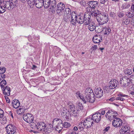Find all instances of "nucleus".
<instances>
[{"instance_id": "f257e3e1", "label": "nucleus", "mask_w": 134, "mask_h": 134, "mask_svg": "<svg viewBox=\"0 0 134 134\" xmlns=\"http://www.w3.org/2000/svg\"><path fill=\"white\" fill-rule=\"evenodd\" d=\"M85 97H81V99L86 103L87 102L92 103H93L95 101V96L93 92L92 88L88 87L86 89L85 91Z\"/></svg>"}, {"instance_id": "f03ea898", "label": "nucleus", "mask_w": 134, "mask_h": 134, "mask_svg": "<svg viewBox=\"0 0 134 134\" xmlns=\"http://www.w3.org/2000/svg\"><path fill=\"white\" fill-rule=\"evenodd\" d=\"M119 83L118 81L116 79L111 80L109 82L108 85L104 87V92L105 91L107 93H111L112 92V90L117 87Z\"/></svg>"}, {"instance_id": "7ed1b4c3", "label": "nucleus", "mask_w": 134, "mask_h": 134, "mask_svg": "<svg viewBox=\"0 0 134 134\" xmlns=\"http://www.w3.org/2000/svg\"><path fill=\"white\" fill-rule=\"evenodd\" d=\"M55 126V127H54L56 131H58L59 133L62 132V130L63 127V125L62 120L59 119H54L52 122V124L53 126Z\"/></svg>"}, {"instance_id": "20e7f679", "label": "nucleus", "mask_w": 134, "mask_h": 134, "mask_svg": "<svg viewBox=\"0 0 134 134\" xmlns=\"http://www.w3.org/2000/svg\"><path fill=\"white\" fill-rule=\"evenodd\" d=\"M97 21L99 25H102L107 23L109 20L108 14L106 13H102L97 17Z\"/></svg>"}, {"instance_id": "39448f33", "label": "nucleus", "mask_w": 134, "mask_h": 134, "mask_svg": "<svg viewBox=\"0 0 134 134\" xmlns=\"http://www.w3.org/2000/svg\"><path fill=\"white\" fill-rule=\"evenodd\" d=\"M18 2L17 0H9L5 1V7L9 10H11L16 6Z\"/></svg>"}, {"instance_id": "423d86ee", "label": "nucleus", "mask_w": 134, "mask_h": 134, "mask_svg": "<svg viewBox=\"0 0 134 134\" xmlns=\"http://www.w3.org/2000/svg\"><path fill=\"white\" fill-rule=\"evenodd\" d=\"M118 114V113L114 110H110L106 113L105 117L106 118L110 121L114 119Z\"/></svg>"}, {"instance_id": "0eeeda50", "label": "nucleus", "mask_w": 134, "mask_h": 134, "mask_svg": "<svg viewBox=\"0 0 134 134\" xmlns=\"http://www.w3.org/2000/svg\"><path fill=\"white\" fill-rule=\"evenodd\" d=\"M84 128L88 130V129L93 126L94 124L93 122L92 119L90 118H88L85 119L84 120H82Z\"/></svg>"}, {"instance_id": "6e6552de", "label": "nucleus", "mask_w": 134, "mask_h": 134, "mask_svg": "<svg viewBox=\"0 0 134 134\" xmlns=\"http://www.w3.org/2000/svg\"><path fill=\"white\" fill-rule=\"evenodd\" d=\"M7 132L8 134H13L16 131V127L12 124H9L5 127Z\"/></svg>"}, {"instance_id": "1a4fd4ad", "label": "nucleus", "mask_w": 134, "mask_h": 134, "mask_svg": "<svg viewBox=\"0 0 134 134\" xmlns=\"http://www.w3.org/2000/svg\"><path fill=\"white\" fill-rule=\"evenodd\" d=\"M23 118L25 121L29 123L32 122L34 119L33 115L28 113L26 114H24L23 116Z\"/></svg>"}, {"instance_id": "9d476101", "label": "nucleus", "mask_w": 134, "mask_h": 134, "mask_svg": "<svg viewBox=\"0 0 134 134\" xmlns=\"http://www.w3.org/2000/svg\"><path fill=\"white\" fill-rule=\"evenodd\" d=\"M65 8V6L64 4L62 2L59 3L57 5L56 12L58 14L61 16L62 14V12Z\"/></svg>"}, {"instance_id": "9b49d317", "label": "nucleus", "mask_w": 134, "mask_h": 134, "mask_svg": "<svg viewBox=\"0 0 134 134\" xmlns=\"http://www.w3.org/2000/svg\"><path fill=\"white\" fill-rule=\"evenodd\" d=\"M113 120L112 125L113 126L118 127L122 125V121L120 118L115 117Z\"/></svg>"}, {"instance_id": "f8f14e48", "label": "nucleus", "mask_w": 134, "mask_h": 134, "mask_svg": "<svg viewBox=\"0 0 134 134\" xmlns=\"http://www.w3.org/2000/svg\"><path fill=\"white\" fill-rule=\"evenodd\" d=\"M101 116L100 113L98 112L93 114L91 118L92 119L93 122L95 121L96 122L98 123L100 120Z\"/></svg>"}, {"instance_id": "ddd939ff", "label": "nucleus", "mask_w": 134, "mask_h": 134, "mask_svg": "<svg viewBox=\"0 0 134 134\" xmlns=\"http://www.w3.org/2000/svg\"><path fill=\"white\" fill-rule=\"evenodd\" d=\"M95 97L97 98H100L102 97L103 94V91L100 87L96 88L94 89Z\"/></svg>"}, {"instance_id": "4468645a", "label": "nucleus", "mask_w": 134, "mask_h": 134, "mask_svg": "<svg viewBox=\"0 0 134 134\" xmlns=\"http://www.w3.org/2000/svg\"><path fill=\"white\" fill-rule=\"evenodd\" d=\"M84 16L85 25H87L90 24L91 21V15L87 12H86L84 14Z\"/></svg>"}, {"instance_id": "2eb2a0df", "label": "nucleus", "mask_w": 134, "mask_h": 134, "mask_svg": "<svg viewBox=\"0 0 134 134\" xmlns=\"http://www.w3.org/2000/svg\"><path fill=\"white\" fill-rule=\"evenodd\" d=\"M46 124L43 122H40L37 124V129L41 131L42 132L46 128Z\"/></svg>"}, {"instance_id": "dca6fc26", "label": "nucleus", "mask_w": 134, "mask_h": 134, "mask_svg": "<svg viewBox=\"0 0 134 134\" xmlns=\"http://www.w3.org/2000/svg\"><path fill=\"white\" fill-rule=\"evenodd\" d=\"M71 20L70 21L72 25H75L77 20V16L75 12H72L71 14Z\"/></svg>"}, {"instance_id": "f3484780", "label": "nucleus", "mask_w": 134, "mask_h": 134, "mask_svg": "<svg viewBox=\"0 0 134 134\" xmlns=\"http://www.w3.org/2000/svg\"><path fill=\"white\" fill-rule=\"evenodd\" d=\"M53 126L52 125H50L49 128L47 129H44L42 132L44 134H53L54 131V128Z\"/></svg>"}, {"instance_id": "a211bd4d", "label": "nucleus", "mask_w": 134, "mask_h": 134, "mask_svg": "<svg viewBox=\"0 0 134 134\" xmlns=\"http://www.w3.org/2000/svg\"><path fill=\"white\" fill-rule=\"evenodd\" d=\"M87 4L88 5L91 7L93 10H94L98 6V2H97L92 1L88 2Z\"/></svg>"}, {"instance_id": "6ab92c4d", "label": "nucleus", "mask_w": 134, "mask_h": 134, "mask_svg": "<svg viewBox=\"0 0 134 134\" xmlns=\"http://www.w3.org/2000/svg\"><path fill=\"white\" fill-rule=\"evenodd\" d=\"M2 89L3 91V93L5 95H7V96H9L10 95V89L9 87L8 86L3 87L2 88Z\"/></svg>"}, {"instance_id": "aec40b11", "label": "nucleus", "mask_w": 134, "mask_h": 134, "mask_svg": "<svg viewBox=\"0 0 134 134\" xmlns=\"http://www.w3.org/2000/svg\"><path fill=\"white\" fill-rule=\"evenodd\" d=\"M67 105L68 109V112H71L75 109V105L70 102H68Z\"/></svg>"}, {"instance_id": "412c9836", "label": "nucleus", "mask_w": 134, "mask_h": 134, "mask_svg": "<svg viewBox=\"0 0 134 134\" xmlns=\"http://www.w3.org/2000/svg\"><path fill=\"white\" fill-rule=\"evenodd\" d=\"M77 17L79 18L78 19H77L76 21L78 23L80 24H82L83 23H84V16L83 15H78Z\"/></svg>"}, {"instance_id": "4be33fe9", "label": "nucleus", "mask_w": 134, "mask_h": 134, "mask_svg": "<svg viewBox=\"0 0 134 134\" xmlns=\"http://www.w3.org/2000/svg\"><path fill=\"white\" fill-rule=\"evenodd\" d=\"M130 127L127 125L125 126H123L122 128L120 130V132L121 133V132H130Z\"/></svg>"}, {"instance_id": "5701e85b", "label": "nucleus", "mask_w": 134, "mask_h": 134, "mask_svg": "<svg viewBox=\"0 0 134 134\" xmlns=\"http://www.w3.org/2000/svg\"><path fill=\"white\" fill-rule=\"evenodd\" d=\"M50 7L51 6L52 7L53 10L55 11V8L57 6V2L55 0H50Z\"/></svg>"}, {"instance_id": "b1692460", "label": "nucleus", "mask_w": 134, "mask_h": 134, "mask_svg": "<svg viewBox=\"0 0 134 134\" xmlns=\"http://www.w3.org/2000/svg\"><path fill=\"white\" fill-rule=\"evenodd\" d=\"M12 104L13 107L15 108H18L20 106L19 101L17 99H15L13 100Z\"/></svg>"}, {"instance_id": "393cba45", "label": "nucleus", "mask_w": 134, "mask_h": 134, "mask_svg": "<svg viewBox=\"0 0 134 134\" xmlns=\"http://www.w3.org/2000/svg\"><path fill=\"white\" fill-rule=\"evenodd\" d=\"M50 0H43V4L44 8H48L49 7H50Z\"/></svg>"}, {"instance_id": "a878e982", "label": "nucleus", "mask_w": 134, "mask_h": 134, "mask_svg": "<svg viewBox=\"0 0 134 134\" xmlns=\"http://www.w3.org/2000/svg\"><path fill=\"white\" fill-rule=\"evenodd\" d=\"M100 38L98 36L96 35L93 38V42L95 43H98L100 42Z\"/></svg>"}, {"instance_id": "bb28decb", "label": "nucleus", "mask_w": 134, "mask_h": 134, "mask_svg": "<svg viewBox=\"0 0 134 134\" xmlns=\"http://www.w3.org/2000/svg\"><path fill=\"white\" fill-rule=\"evenodd\" d=\"M132 80H130L129 78L128 79H125L123 80V81H124L125 82H126V83H125V84H123L122 85V86L123 87H124L125 86L127 87L129 86L130 82H131V81H132Z\"/></svg>"}, {"instance_id": "cd10ccee", "label": "nucleus", "mask_w": 134, "mask_h": 134, "mask_svg": "<svg viewBox=\"0 0 134 134\" xmlns=\"http://www.w3.org/2000/svg\"><path fill=\"white\" fill-rule=\"evenodd\" d=\"M95 25L93 23H90L89 25L88 26V28L90 31H93L96 29Z\"/></svg>"}, {"instance_id": "c85d7f7f", "label": "nucleus", "mask_w": 134, "mask_h": 134, "mask_svg": "<svg viewBox=\"0 0 134 134\" xmlns=\"http://www.w3.org/2000/svg\"><path fill=\"white\" fill-rule=\"evenodd\" d=\"M103 30L104 31V34L108 36L111 32V30L109 27L103 28Z\"/></svg>"}, {"instance_id": "c756f323", "label": "nucleus", "mask_w": 134, "mask_h": 134, "mask_svg": "<svg viewBox=\"0 0 134 134\" xmlns=\"http://www.w3.org/2000/svg\"><path fill=\"white\" fill-rule=\"evenodd\" d=\"M93 13L94 14V15L95 16H96V19L97 20V17L100 15V14H101L100 12L98 10H93L92 12V14H93Z\"/></svg>"}, {"instance_id": "7c9ffc66", "label": "nucleus", "mask_w": 134, "mask_h": 134, "mask_svg": "<svg viewBox=\"0 0 134 134\" xmlns=\"http://www.w3.org/2000/svg\"><path fill=\"white\" fill-rule=\"evenodd\" d=\"M64 12V15H71L72 14L71 9L69 8H66Z\"/></svg>"}, {"instance_id": "2f4dec72", "label": "nucleus", "mask_w": 134, "mask_h": 134, "mask_svg": "<svg viewBox=\"0 0 134 134\" xmlns=\"http://www.w3.org/2000/svg\"><path fill=\"white\" fill-rule=\"evenodd\" d=\"M71 15H64L63 19L64 20L67 22H69L70 19Z\"/></svg>"}, {"instance_id": "473e14b6", "label": "nucleus", "mask_w": 134, "mask_h": 134, "mask_svg": "<svg viewBox=\"0 0 134 134\" xmlns=\"http://www.w3.org/2000/svg\"><path fill=\"white\" fill-rule=\"evenodd\" d=\"M36 1L35 5L38 8H41L42 6V3L40 2L38 0H37Z\"/></svg>"}, {"instance_id": "72a5a7b5", "label": "nucleus", "mask_w": 134, "mask_h": 134, "mask_svg": "<svg viewBox=\"0 0 134 134\" xmlns=\"http://www.w3.org/2000/svg\"><path fill=\"white\" fill-rule=\"evenodd\" d=\"M83 123L82 121H81L79 123L78 125L79 129L81 131H83L84 129H85L84 126H83L84 125H83Z\"/></svg>"}, {"instance_id": "f704fd0d", "label": "nucleus", "mask_w": 134, "mask_h": 134, "mask_svg": "<svg viewBox=\"0 0 134 134\" xmlns=\"http://www.w3.org/2000/svg\"><path fill=\"white\" fill-rule=\"evenodd\" d=\"M37 0H28L27 3L30 6L32 5H35L36 1Z\"/></svg>"}, {"instance_id": "c9c22d12", "label": "nucleus", "mask_w": 134, "mask_h": 134, "mask_svg": "<svg viewBox=\"0 0 134 134\" xmlns=\"http://www.w3.org/2000/svg\"><path fill=\"white\" fill-rule=\"evenodd\" d=\"M132 70L130 69H125L124 71V73L126 75H130L132 74Z\"/></svg>"}, {"instance_id": "e433bc0d", "label": "nucleus", "mask_w": 134, "mask_h": 134, "mask_svg": "<svg viewBox=\"0 0 134 134\" xmlns=\"http://www.w3.org/2000/svg\"><path fill=\"white\" fill-rule=\"evenodd\" d=\"M72 113H73L72 115L75 117L78 116L79 115V111L76 109V110L75 109L72 111Z\"/></svg>"}, {"instance_id": "4c0bfd02", "label": "nucleus", "mask_w": 134, "mask_h": 134, "mask_svg": "<svg viewBox=\"0 0 134 134\" xmlns=\"http://www.w3.org/2000/svg\"><path fill=\"white\" fill-rule=\"evenodd\" d=\"M7 83L6 81L4 80H3L1 81L0 83V85L2 89V88L3 87H4V86Z\"/></svg>"}, {"instance_id": "58836bf2", "label": "nucleus", "mask_w": 134, "mask_h": 134, "mask_svg": "<svg viewBox=\"0 0 134 134\" xmlns=\"http://www.w3.org/2000/svg\"><path fill=\"white\" fill-rule=\"evenodd\" d=\"M24 112V109L23 108H20L17 111V113L19 115L22 114H23Z\"/></svg>"}, {"instance_id": "ea45409f", "label": "nucleus", "mask_w": 134, "mask_h": 134, "mask_svg": "<svg viewBox=\"0 0 134 134\" xmlns=\"http://www.w3.org/2000/svg\"><path fill=\"white\" fill-rule=\"evenodd\" d=\"M67 109L66 108H64L63 109L61 110V115L62 116H65L67 114Z\"/></svg>"}, {"instance_id": "a19ab883", "label": "nucleus", "mask_w": 134, "mask_h": 134, "mask_svg": "<svg viewBox=\"0 0 134 134\" xmlns=\"http://www.w3.org/2000/svg\"><path fill=\"white\" fill-rule=\"evenodd\" d=\"M130 21L129 19H123L122 21V23L125 25H127L129 24Z\"/></svg>"}, {"instance_id": "79ce46f5", "label": "nucleus", "mask_w": 134, "mask_h": 134, "mask_svg": "<svg viewBox=\"0 0 134 134\" xmlns=\"http://www.w3.org/2000/svg\"><path fill=\"white\" fill-rule=\"evenodd\" d=\"M5 2L3 3V6H2V10H1V11L0 12V13H4L5 12L6 10V9H7L5 7H4L5 6Z\"/></svg>"}, {"instance_id": "37998d69", "label": "nucleus", "mask_w": 134, "mask_h": 134, "mask_svg": "<svg viewBox=\"0 0 134 134\" xmlns=\"http://www.w3.org/2000/svg\"><path fill=\"white\" fill-rule=\"evenodd\" d=\"M63 125V127L65 128L69 127L70 126V124L68 122H65Z\"/></svg>"}, {"instance_id": "c03bdc74", "label": "nucleus", "mask_w": 134, "mask_h": 134, "mask_svg": "<svg viewBox=\"0 0 134 134\" xmlns=\"http://www.w3.org/2000/svg\"><path fill=\"white\" fill-rule=\"evenodd\" d=\"M6 71V69L4 67H0V74H3Z\"/></svg>"}, {"instance_id": "a18cd8bd", "label": "nucleus", "mask_w": 134, "mask_h": 134, "mask_svg": "<svg viewBox=\"0 0 134 134\" xmlns=\"http://www.w3.org/2000/svg\"><path fill=\"white\" fill-rule=\"evenodd\" d=\"M127 16L129 18L132 17L134 16V13H132V12H129L128 14H127Z\"/></svg>"}, {"instance_id": "49530a36", "label": "nucleus", "mask_w": 134, "mask_h": 134, "mask_svg": "<svg viewBox=\"0 0 134 134\" xmlns=\"http://www.w3.org/2000/svg\"><path fill=\"white\" fill-rule=\"evenodd\" d=\"M86 10L87 12L89 13L90 12L91 13L92 12L93 10L92 9L91 7H90V6H88L86 8Z\"/></svg>"}, {"instance_id": "de8ad7c7", "label": "nucleus", "mask_w": 134, "mask_h": 134, "mask_svg": "<svg viewBox=\"0 0 134 134\" xmlns=\"http://www.w3.org/2000/svg\"><path fill=\"white\" fill-rule=\"evenodd\" d=\"M124 79H128V78L127 77H123V78H122V79H121L120 81V82L121 84L122 83L123 84L126 83V82H125L124 81H123V80Z\"/></svg>"}, {"instance_id": "09e8293b", "label": "nucleus", "mask_w": 134, "mask_h": 134, "mask_svg": "<svg viewBox=\"0 0 134 134\" xmlns=\"http://www.w3.org/2000/svg\"><path fill=\"white\" fill-rule=\"evenodd\" d=\"M31 123V124H30V126L33 129H35L36 128H37V124L36 125L32 122Z\"/></svg>"}, {"instance_id": "8fccbe9b", "label": "nucleus", "mask_w": 134, "mask_h": 134, "mask_svg": "<svg viewBox=\"0 0 134 134\" xmlns=\"http://www.w3.org/2000/svg\"><path fill=\"white\" fill-rule=\"evenodd\" d=\"M123 9H126L129 8V7H130V5L129 4H123Z\"/></svg>"}, {"instance_id": "3c124183", "label": "nucleus", "mask_w": 134, "mask_h": 134, "mask_svg": "<svg viewBox=\"0 0 134 134\" xmlns=\"http://www.w3.org/2000/svg\"><path fill=\"white\" fill-rule=\"evenodd\" d=\"M4 111L0 108V118H2L4 116Z\"/></svg>"}, {"instance_id": "603ef678", "label": "nucleus", "mask_w": 134, "mask_h": 134, "mask_svg": "<svg viewBox=\"0 0 134 134\" xmlns=\"http://www.w3.org/2000/svg\"><path fill=\"white\" fill-rule=\"evenodd\" d=\"M116 100H119L121 101H123L125 100V99L124 98L122 97H118L116 98Z\"/></svg>"}, {"instance_id": "864d4df0", "label": "nucleus", "mask_w": 134, "mask_h": 134, "mask_svg": "<svg viewBox=\"0 0 134 134\" xmlns=\"http://www.w3.org/2000/svg\"><path fill=\"white\" fill-rule=\"evenodd\" d=\"M80 4L82 6H85L86 4V3L84 0H82L80 2Z\"/></svg>"}, {"instance_id": "5fc2aeb1", "label": "nucleus", "mask_w": 134, "mask_h": 134, "mask_svg": "<svg viewBox=\"0 0 134 134\" xmlns=\"http://www.w3.org/2000/svg\"><path fill=\"white\" fill-rule=\"evenodd\" d=\"M118 96L119 97H128V96L127 95H126L122 93H120L118 94Z\"/></svg>"}, {"instance_id": "6e6d98bb", "label": "nucleus", "mask_w": 134, "mask_h": 134, "mask_svg": "<svg viewBox=\"0 0 134 134\" xmlns=\"http://www.w3.org/2000/svg\"><path fill=\"white\" fill-rule=\"evenodd\" d=\"M110 16L111 17H114L115 16V14L114 12H111L110 14Z\"/></svg>"}, {"instance_id": "4d7b16f0", "label": "nucleus", "mask_w": 134, "mask_h": 134, "mask_svg": "<svg viewBox=\"0 0 134 134\" xmlns=\"http://www.w3.org/2000/svg\"><path fill=\"white\" fill-rule=\"evenodd\" d=\"M118 16L120 18H122L124 15V14L120 12L118 14Z\"/></svg>"}, {"instance_id": "13d9d810", "label": "nucleus", "mask_w": 134, "mask_h": 134, "mask_svg": "<svg viewBox=\"0 0 134 134\" xmlns=\"http://www.w3.org/2000/svg\"><path fill=\"white\" fill-rule=\"evenodd\" d=\"M131 11V12H132V13H134V4H132Z\"/></svg>"}, {"instance_id": "bf43d9fd", "label": "nucleus", "mask_w": 134, "mask_h": 134, "mask_svg": "<svg viewBox=\"0 0 134 134\" xmlns=\"http://www.w3.org/2000/svg\"><path fill=\"white\" fill-rule=\"evenodd\" d=\"M91 48L93 50H94L97 48V45H94Z\"/></svg>"}, {"instance_id": "052dcab7", "label": "nucleus", "mask_w": 134, "mask_h": 134, "mask_svg": "<svg viewBox=\"0 0 134 134\" xmlns=\"http://www.w3.org/2000/svg\"><path fill=\"white\" fill-rule=\"evenodd\" d=\"M76 94L80 98L81 97H83V96L80 95V93L79 91L77 92L76 93Z\"/></svg>"}, {"instance_id": "680f3d73", "label": "nucleus", "mask_w": 134, "mask_h": 134, "mask_svg": "<svg viewBox=\"0 0 134 134\" xmlns=\"http://www.w3.org/2000/svg\"><path fill=\"white\" fill-rule=\"evenodd\" d=\"M116 98L114 97H113L109 99V100L110 101H112L114 100L115 99H116Z\"/></svg>"}, {"instance_id": "e2e57ef3", "label": "nucleus", "mask_w": 134, "mask_h": 134, "mask_svg": "<svg viewBox=\"0 0 134 134\" xmlns=\"http://www.w3.org/2000/svg\"><path fill=\"white\" fill-rule=\"evenodd\" d=\"M5 98L6 99L7 102V103H9L10 102V101L8 98L7 96H6L5 97Z\"/></svg>"}, {"instance_id": "0e129e2a", "label": "nucleus", "mask_w": 134, "mask_h": 134, "mask_svg": "<svg viewBox=\"0 0 134 134\" xmlns=\"http://www.w3.org/2000/svg\"><path fill=\"white\" fill-rule=\"evenodd\" d=\"M107 0H100V3L102 4H104L105 2H106Z\"/></svg>"}, {"instance_id": "69168bd1", "label": "nucleus", "mask_w": 134, "mask_h": 134, "mask_svg": "<svg viewBox=\"0 0 134 134\" xmlns=\"http://www.w3.org/2000/svg\"><path fill=\"white\" fill-rule=\"evenodd\" d=\"M5 3V2H4V0H0V5H3V3Z\"/></svg>"}, {"instance_id": "338daca9", "label": "nucleus", "mask_w": 134, "mask_h": 134, "mask_svg": "<svg viewBox=\"0 0 134 134\" xmlns=\"http://www.w3.org/2000/svg\"><path fill=\"white\" fill-rule=\"evenodd\" d=\"M0 76L3 79H4L5 78L6 75L5 74H0Z\"/></svg>"}, {"instance_id": "774afa93", "label": "nucleus", "mask_w": 134, "mask_h": 134, "mask_svg": "<svg viewBox=\"0 0 134 134\" xmlns=\"http://www.w3.org/2000/svg\"><path fill=\"white\" fill-rule=\"evenodd\" d=\"M68 134H77L76 132L74 131L72 132H68Z\"/></svg>"}]
</instances>
